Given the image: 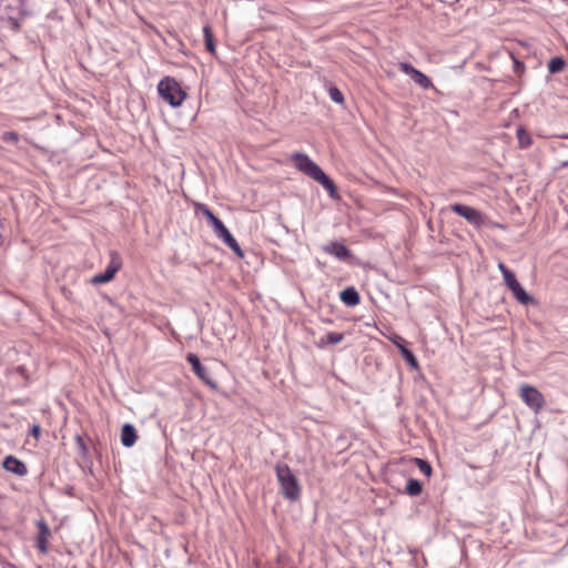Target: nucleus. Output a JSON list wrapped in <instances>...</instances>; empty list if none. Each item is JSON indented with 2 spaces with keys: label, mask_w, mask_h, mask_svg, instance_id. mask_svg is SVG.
Returning <instances> with one entry per match:
<instances>
[{
  "label": "nucleus",
  "mask_w": 568,
  "mask_h": 568,
  "mask_svg": "<svg viewBox=\"0 0 568 568\" xmlns=\"http://www.w3.org/2000/svg\"><path fill=\"white\" fill-rule=\"evenodd\" d=\"M567 65L566 60L562 57H554L548 62V71L550 74L561 72Z\"/></svg>",
  "instance_id": "4be33fe9"
},
{
  "label": "nucleus",
  "mask_w": 568,
  "mask_h": 568,
  "mask_svg": "<svg viewBox=\"0 0 568 568\" xmlns=\"http://www.w3.org/2000/svg\"><path fill=\"white\" fill-rule=\"evenodd\" d=\"M29 434L30 436L38 440L41 436V426L39 424H33L30 428Z\"/></svg>",
  "instance_id": "2f4dec72"
},
{
  "label": "nucleus",
  "mask_w": 568,
  "mask_h": 568,
  "mask_svg": "<svg viewBox=\"0 0 568 568\" xmlns=\"http://www.w3.org/2000/svg\"><path fill=\"white\" fill-rule=\"evenodd\" d=\"M158 93L172 108H179L186 98V92L172 77H164L158 84Z\"/></svg>",
  "instance_id": "39448f33"
},
{
  "label": "nucleus",
  "mask_w": 568,
  "mask_h": 568,
  "mask_svg": "<svg viewBox=\"0 0 568 568\" xmlns=\"http://www.w3.org/2000/svg\"><path fill=\"white\" fill-rule=\"evenodd\" d=\"M518 144L521 149H527L531 145L532 140L530 138V134L523 128L519 126L516 132Z\"/></svg>",
  "instance_id": "5701e85b"
},
{
  "label": "nucleus",
  "mask_w": 568,
  "mask_h": 568,
  "mask_svg": "<svg viewBox=\"0 0 568 568\" xmlns=\"http://www.w3.org/2000/svg\"><path fill=\"white\" fill-rule=\"evenodd\" d=\"M37 527L39 530L37 537V548L41 554L45 555L49 551L48 538L50 537L51 531L44 519L38 520Z\"/></svg>",
  "instance_id": "ddd939ff"
},
{
  "label": "nucleus",
  "mask_w": 568,
  "mask_h": 568,
  "mask_svg": "<svg viewBox=\"0 0 568 568\" xmlns=\"http://www.w3.org/2000/svg\"><path fill=\"white\" fill-rule=\"evenodd\" d=\"M503 278L509 290L513 288L516 283H518V280L513 271L506 272L505 275H503Z\"/></svg>",
  "instance_id": "c756f323"
},
{
  "label": "nucleus",
  "mask_w": 568,
  "mask_h": 568,
  "mask_svg": "<svg viewBox=\"0 0 568 568\" xmlns=\"http://www.w3.org/2000/svg\"><path fill=\"white\" fill-rule=\"evenodd\" d=\"M498 268L499 271L501 272L503 275H505L506 272H509L510 270L504 264V263H499L498 264Z\"/></svg>",
  "instance_id": "473e14b6"
},
{
  "label": "nucleus",
  "mask_w": 568,
  "mask_h": 568,
  "mask_svg": "<svg viewBox=\"0 0 568 568\" xmlns=\"http://www.w3.org/2000/svg\"><path fill=\"white\" fill-rule=\"evenodd\" d=\"M1 140L4 143H9V144L16 145L19 142L20 136H19V134L16 131H6V132L2 133Z\"/></svg>",
  "instance_id": "cd10ccee"
},
{
  "label": "nucleus",
  "mask_w": 568,
  "mask_h": 568,
  "mask_svg": "<svg viewBox=\"0 0 568 568\" xmlns=\"http://www.w3.org/2000/svg\"><path fill=\"white\" fill-rule=\"evenodd\" d=\"M209 224L212 226L213 232L216 236H219L222 232L227 230V227L224 225V223L215 215Z\"/></svg>",
  "instance_id": "bb28decb"
},
{
  "label": "nucleus",
  "mask_w": 568,
  "mask_h": 568,
  "mask_svg": "<svg viewBox=\"0 0 568 568\" xmlns=\"http://www.w3.org/2000/svg\"><path fill=\"white\" fill-rule=\"evenodd\" d=\"M37 7L38 0H0V20H8L18 30L21 19L33 14Z\"/></svg>",
  "instance_id": "7ed1b4c3"
},
{
  "label": "nucleus",
  "mask_w": 568,
  "mask_h": 568,
  "mask_svg": "<svg viewBox=\"0 0 568 568\" xmlns=\"http://www.w3.org/2000/svg\"><path fill=\"white\" fill-rule=\"evenodd\" d=\"M397 347L399 348L400 355L404 358V361L409 365L413 369H418L419 364L417 361V357L415 356L414 352L406 347L405 345L397 344Z\"/></svg>",
  "instance_id": "6ab92c4d"
},
{
  "label": "nucleus",
  "mask_w": 568,
  "mask_h": 568,
  "mask_svg": "<svg viewBox=\"0 0 568 568\" xmlns=\"http://www.w3.org/2000/svg\"><path fill=\"white\" fill-rule=\"evenodd\" d=\"M275 473L283 496L291 501L297 500L301 496V487L288 465L284 463L276 464Z\"/></svg>",
  "instance_id": "20e7f679"
},
{
  "label": "nucleus",
  "mask_w": 568,
  "mask_h": 568,
  "mask_svg": "<svg viewBox=\"0 0 568 568\" xmlns=\"http://www.w3.org/2000/svg\"><path fill=\"white\" fill-rule=\"evenodd\" d=\"M203 33H204V43H205L206 51L210 52L211 54H215L216 47H215L214 36H213L211 27L205 26L203 28Z\"/></svg>",
  "instance_id": "412c9836"
},
{
  "label": "nucleus",
  "mask_w": 568,
  "mask_h": 568,
  "mask_svg": "<svg viewBox=\"0 0 568 568\" xmlns=\"http://www.w3.org/2000/svg\"><path fill=\"white\" fill-rule=\"evenodd\" d=\"M136 439L138 433L135 427L130 423H125L121 428V444L130 448L136 443Z\"/></svg>",
  "instance_id": "f3484780"
},
{
  "label": "nucleus",
  "mask_w": 568,
  "mask_h": 568,
  "mask_svg": "<svg viewBox=\"0 0 568 568\" xmlns=\"http://www.w3.org/2000/svg\"><path fill=\"white\" fill-rule=\"evenodd\" d=\"M237 257L243 258L244 257V251L241 248L240 244L235 240V237L232 235V233L227 230L222 232L217 236Z\"/></svg>",
  "instance_id": "2eb2a0df"
},
{
  "label": "nucleus",
  "mask_w": 568,
  "mask_h": 568,
  "mask_svg": "<svg viewBox=\"0 0 568 568\" xmlns=\"http://www.w3.org/2000/svg\"><path fill=\"white\" fill-rule=\"evenodd\" d=\"M510 291L513 293V296L519 304H523V305H537L538 304L537 300L532 295H530L521 286V284L519 282L516 283V285H514L513 288H510Z\"/></svg>",
  "instance_id": "4468645a"
},
{
  "label": "nucleus",
  "mask_w": 568,
  "mask_h": 568,
  "mask_svg": "<svg viewBox=\"0 0 568 568\" xmlns=\"http://www.w3.org/2000/svg\"><path fill=\"white\" fill-rule=\"evenodd\" d=\"M328 95L332 99V101H334L335 103H337V104L344 103V94L337 87H334V85L329 87Z\"/></svg>",
  "instance_id": "a878e982"
},
{
  "label": "nucleus",
  "mask_w": 568,
  "mask_h": 568,
  "mask_svg": "<svg viewBox=\"0 0 568 568\" xmlns=\"http://www.w3.org/2000/svg\"><path fill=\"white\" fill-rule=\"evenodd\" d=\"M291 161L300 172L320 183L327 191L331 199H339L334 181L307 154L295 152L291 155Z\"/></svg>",
  "instance_id": "f257e3e1"
},
{
  "label": "nucleus",
  "mask_w": 568,
  "mask_h": 568,
  "mask_svg": "<svg viewBox=\"0 0 568 568\" xmlns=\"http://www.w3.org/2000/svg\"><path fill=\"white\" fill-rule=\"evenodd\" d=\"M75 444H77V447H78L79 454H80L83 458L88 457L89 448H88V446H87V443H85L84 438H83L81 435H77V436H75Z\"/></svg>",
  "instance_id": "c85d7f7f"
},
{
  "label": "nucleus",
  "mask_w": 568,
  "mask_h": 568,
  "mask_svg": "<svg viewBox=\"0 0 568 568\" xmlns=\"http://www.w3.org/2000/svg\"><path fill=\"white\" fill-rule=\"evenodd\" d=\"M450 211L457 215L464 217L468 223L475 227H480L485 222L484 214L475 207L468 206L462 203H454L450 206Z\"/></svg>",
  "instance_id": "9d476101"
},
{
  "label": "nucleus",
  "mask_w": 568,
  "mask_h": 568,
  "mask_svg": "<svg viewBox=\"0 0 568 568\" xmlns=\"http://www.w3.org/2000/svg\"><path fill=\"white\" fill-rule=\"evenodd\" d=\"M562 138H564V139H568V134H566V135H562Z\"/></svg>",
  "instance_id": "f704fd0d"
},
{
  "label": "nucleus",
  "mask_w": 568,
  "mask_h": 568,
  "mask_svg": "<svg viewBox=\"0 0 568 568\" xmlns=\"http://www.w3.org/2000/svg\"><path fill=\"white\" fill-rule=\"evenodd\" d=\"M562 166H568V161L562 162Z\"/></svg>",
  "instance_id": "72a5a7b5"
},
{
  "label": "nucleus",
  "mask_w": 568,
  "mask_h": 568,
  "mask_svg": "<svg viewBox=\"0 0 568 568\" xmlns=\"http://www.w3.org/2000/svg\"><path fill=\"white\" fill-rule=\"evenodd\" d=\"M291 161L300 172L320 183L327 191L331 199H339L334 181L307 154L295 152L291 155Z\"/></svg>",
  "instance_id": "f03ea898"
},
{
  "label": "nucleus",
  "mask_w": 568,
  "mask_h": 568,
  "mask_svg": "<svg viewBox=\"0 0 568 568\" xmlns=\"http://www.w3.org/2000/svg\"><path fill=\"white\" fill-rule=\"evenodd\" d=\"M519 396L535 413H538L545 405L544 395L536 387L528 384L520 386Z\"/></svg>",
  "instance_id": "0eeeda50"
},
{
  "label": "nucleus",
  "mask_w": 568,
  "mask_h": 568,
  "mask_svg": "<svg viewBox=\"0 0 568 568\" xmlns=\"http://www.w3.org/2000/svg\"><path fill=\"white\" fill-rule=\"evenodd\" d=\"M4 470L14 474L19 477H23L28 474L27 465L13 455H8L2 462Z\"/></svg>",
  "instance_id": "f8f14e48"
},
{
  "label": "nucleus",
  "mask_w": 568,
  "mask_h": 568,
  "mask_svg": "<svg viewBox=\"0 0 568 568\" xmlns=\"http://www.w3.org/2000/svg\"><path fill=\"white\" fill-rule=\"evenodd\" d=\"M399 70L408 75L412 81H414L417 85H419L424 90L433 89L434 91H437V89L434 87L432 79L426 75L420 70L416 69L413 64L409 62H399L398 63Z\"/></svg>",
  "instance_id": "6e6552de"
},
{
  "label": "nucleus",
  "mask_w": 568,
  "mask_h": 568,
  "mask_svg": "<svg viewBox=\"0 0 568 568\" xmlns=\"http://www.w3.org/2000/svg\"><path fill=\"white\" fill-rule=\"evenodd\" d=\"M344 339L343 333L329 332L325 337L321 338L317 342V346L320 348H324L326 345H335L341 343Z\"/></svg>",
  "instance_id": "aec40b11"
},
{
  "label": "nucleus",
  "mask_w": 568,
  "mask_h": 568,
  "mask_svg": "<svg viewBox=\"0 0 568 568\" xmlns=\"http://www.w3.org/2000/svg\"><path fill=\"white\" fill-rule=\"evenodd\" d=\"M415 464L416 466L418 467V469L424 474L426 475L427 477H429L433 473V468H432V465L426 460V459H423V458H415Z\"/></svg>",
  "instance_id": "393cba45"
},
{
  "label": "nucleus",
  "mask_w": 568,
  "mask_h": 568,
  "mask_svg": "<svg viewBox=\"0 0 568 568\" xmlns=\"http://www.w3.org/2000/svg\"><path fill=\"white\" fill-rule=\"evenodd\" d=\"M339 300L348 307H354L361 303V295L354 286H348L341 291Z\"/></svg>",
  "instance_id": "dca6fc26"
},
{
  "label": "nucleus",
  "mask_w": 568,
  "mask_h": 568,
  "mask_svg": "<svg viewBox=\"0 0 568 568\" xmlns=\"http://www.w3.org/2000/svg\"><path fill=\"white\" fill-rule=\"evenodd\" d=\"M185 359L192 366V371L197 378H200L211 389H217V383L210 376L207 368L201 363L200 357L196 354L187 353Z\"/></svg>",
  "instance_id": "1a4fd4ad"
},
{
  "label": "nucleus",
  "mask_w": 568,
  "mask_h": 568,
  "mask_svg": "<svg viewBox=\"0 0 568 568\" xmlns=\"http://www.w3.org/2000/svg\"><path fill=\"white\" fill-rule=\"evenodd\" d=\"M326 254L335 256L339 261L347 262L352 258V251L342 242L332 241L322 247Z\"/></svg>",
  "instance_id": "9b49d317"
},
{
  "label": "nucleus",
  "mask_w": 568,
  "mask_h": 568,
  "mask_svg": "<svg viewBox=\"0 0 568 568\" xmlns=\"http://www.w3.org/2000/svg\"><path fill=\"white\" fill-rule=\"evenodd\" d=\"M422 491L423 484L416 478H408L405 488L402 490L403 494H406L410 497H417L422 494Z\"/></svg>",
  "instance_id": "a211bd4d"
},
{
  "label": "nucleus",
  "mask_w": 568,
  "mask_h": 568,
  "mask_svg": "<svg viewBox=\"0 0 568 568\" xmlns=\"http://www.w3.org/2000/svg\"><path fill=\"white\" fill-rule=\"evenodd\" d=\"M195 214L203 215L207 220V223L215 216V214L211 211V209L204 203H195L194 204Z\"/></svg>",
  "instance_id": "b1692460"
},
{
  "label": "nucleus",
  "mask_w": 568,
  "mask_h": 568,
  "mask_svg": "<svg viewBox=\"0 0 568 568\" xmlns=\"http://www.w3.org/2000/svg\"><path fill=\"white\" fill-rule=\"evenodd\" d=\"M121 266H122V261H121L120 255L118 254V252L112 251L110 253V262H109L108 266L105 267V270L101 273L95 274L90 280V282L93 285L109 283L114 278L115 274L121 268Z\"/></svg>",
  "instance_id": "423d86ee"
},
{
  "label": "nucleus",
  "mask_w": 568,
  "mask_h": 568,
  "mask_svg": "<svg viewBox=\"0 0 568 568\" xmlns=\"http://www.w3.org/2000/svg\"><path fill=\"white\" fill-rule=\"evenodd\" d=\"M525 71V64L524 62L517 60V59H514V72L517 74V75H521Z\"/></svg>",
  "instance_id": "7c9ffc66"
}]
</instances>
